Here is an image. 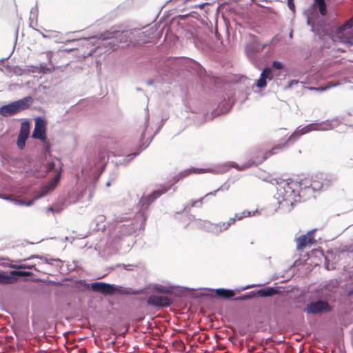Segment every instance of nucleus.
Returning a JSON list of instances; mask_svg holds the SVG:
<instances>
[{
    "mask_svg": "<svg viewBox=\"0 0 353 353\" xmlns=\"http://www.w3.org/2000/svg\"><path fill=\"white\" fill-rule=\"evenodd\" d=\"M224 223V228H225L226 230H228L229 228V227L230 226V225H229L228 222L226 221V222H223Z\"/></svg>",
    "mask_w": 353,
    "mask_h": 353,
    "instance_id": "bf43d9fd",
    "label": "nucleus"
},
{
    "mask_svg": "<svg viewBox=\"0 0 353 353\" xmlns=\"http://www.w3.org/2000/svg\"><path fill=\"white\" fill-rule=\"evenodd\" d=\"M306 23L319 39L333 33L332 19L327 10L326 0H314L313 4L304 12Z\"/></svg>",
    "mask_w": 353,
    "mask_h": 353,
    "instance_id": "20e7f679",
    "label": "nucleus"
},
{
    "mask_svg": "<svg viewBox=\"0 0 353 353\" xmlns=\"http://www.w3.org/2000/svg\"><path fill=\"white\" fill-rule=\"evenodd\" d=\"M45 260L47 261L48 263H50V264L52 263L51 261H60V259H50V261H47L46 259H45Z\"/></svg>",
    "mask_w": 353,
    "mask_h": 353,
    "instance_id": "680f3d73",
    "label": "nucleus"
},
{
    "mask_svg": "<svg viewBox=\"0 0 353 353\" xmlns=\"http://www.w3.org/2000/svg\"><path fill=\"white\" fill-rule=\"evenodd\" d=\"M8 267L12 269H17V270H23V269H28L31 270L34 268L33 265H27L23 263H19V264H13L10 263L8 265Z\"/></svg>",
    "mask_w": 353,
    "mask_h": 353,
    "instance_id": "7c9ffc66",
    "label": "nucleus"
},
{
    "mask_svg": "<svg viewBox=\"0 0 353 353\" xmlns=\"http://www.w3.org/2000/svg\"><path fill=\"white\" fill-rule=\"evenodd\" d=\"M56 170V163L54 161H50L47 164V170L48 172L53 171Z\"/></svg>",
    "mask_w": 353,
    "mask_h": 353,
    "instance_id": "c03bdc74",
    "label": "nucleus"
},
{
    "mask_svg": "<svg viewBox=\"0 0 353 353\" xmlns=\"http://www.w3.org/2000/svg\"><path fill=\"white\" fill-rule=\"evenodd\" d=\"M203 199H204V197H202V198H201V199H198L196 201H192L190 205H187L184 208V209L183 210V212L188 214L190 212V210H191L192 208H193V207H199V208L201 207Z\"/></svg>",
    "mask_w": 353,
    "mask_h": 353,
    "instance_id": "c85d7f7f",
    "label": "nucleus"
},
{
    "mask_svg": "<svg viewBox=\"0 0 353 353\" xmlns=\"http://www.w3.org/2000/svg\"><path fill=\"white\" fill-rule=\"evenodd\" d=\"M109 159V152L105 150H100L98 154L97 163H94V168L88 170L87 167L82 169V174L88 176H92V182L93 187L97 183L99 176L104 171L108 160Z\"/></svg>",
    "mask_w": 353,
    "mask_h": 353,
    "instance_id": "0eeeda50",
    "label": "nucleus"
},
{
    "mask_svg": "<svg viewBox=\"0 0 353 353\" xmlns=\"http://www.w3.org/2000/svg\"><path fill=\"white\" fill-rule=\"evenodd\" d=\"M277 145L276 146H274L271 151L267 152L266 154H265L263 155V160L261 161H259V163H261V162L264 160H265L268 157H270L271 155H272L273 154H275L276 152H274V150L276 149H278V148H285L284 145H280L279 147H276Z\"/></svg>",
    "mask_w": 353,
    "mask_h": 353,
    "instance_id": "e433bc0d",
    "label": "nucleus"
},
{
    "mask_svg": "<svg viewBox=\"0 0 353 353\" xmlns=\"http://www.w3.org/2000/svg\"><path fill=\"white\" fill-rule=\"evenodd\" d=\"M347 295L353 300V289L348 291Z\"/></svg>",
    "mask_w": 353,
    "mask_h": 353,
    "instance_id": "4d7b16f0",
    "label": "nucleus"
},
{
    "mask_svg": "<svg viewBox=\"0 0 353 353\" xmlns=\"http://www.w3.org/2000/svg\"><path fill=\"white\" fill-rule=\"evenodd\" d=\"M337 84H331L328 86H326V87H319V88H310V90H318V91H320V92H323V91H325L326 90L330 88H332V87H335L336 86Z\"/></svg>",
    "mask_w": 353,
    "mask_h": 353,
    "instance_id": "a19ab883",
    "label": "nucleus"
},
{
    "mask_svg": "<svg viewBox=\"0 0 353 353\" xmlns=\"http://www.w3.org/2000/svg\"><path fill=\"white\" fill-rule=\"evenodd\" d=\"M315 229L307 232V234L300 236L296 239V249L298 250H303L307 245L312 244L315 242L313 237V233Z\"/></svg>",
    "mask_w": 353,
    "mask_h": 353,
    "instance_id": "aec40b11",
    "label": "nucleus"
},
{
    "mask_svg": "<svg viewBox=\"0 0 353 353\" xmlns=\"http://www.w3.org/2000/svg\"><path fill=\"white\" fill-rule=\"evenodd\" d=\"M252 163H246L243 164L242 165H239L238 163L235 162H231L228 161L223 164L218 165L215 168H190L185 169L184 170H182L181 172H179L178 174L174 176L172 179L173 182L170 184L169 185H163L161 186L160 188L157 189V190H160L163 188L167 189V190L164 192H167L175 183H176L178 181H179L181 179L189 176L190 174L194 173V174H201V173H205V172H210L214 174H224L227 172L230 168H234L237 170L243 171L245 170L250 167H251Z\"/></svg>",
    "mask_w": 353,
    "mask_h": 353,
    "instance_id": "39448f33",
    "label": "nucleus"
},
{
    "mask_svg": "<svg viewBox=\"0 0 353 353\" xmlns=\"http://www.w3.org/2000/svg\"><path fill=\"white\" fill-rule=\"evenodd\" d=\"M216 296L226 300L232 299L234 296L233 290L225 288H217L214 290Z\"/></svg>",
    "mask_w": 353,
    "mask_h": 353,
    "instance_id": "a878e982",
    "label": "nucleus"
},
{
    "mask_svg": "<svg viewBox=\"0 0 353 353\" xmlns=\"http://www.w3.org/2000/svg\"><path fill=\"white\" fill-rule=\"evenodd\" d=\"M235 102L234 97H228V99L221 101L219 104V108L221 114L228 113L233 107Z\"/></svg>",
    "mask_w": 353,
    "mask_h": 353,
    "instance_id": "393cba45",
    "label": "nucleus"
},
{
    "mask_svg": "<svg viewBox=\"0 0 353 353\" xmlns=\"http://www.w3.org/2000/svg\"><path fill=\"white\" fill-rule=\"evenodd\" d=\"M262 285H263V284H261V283H259V284H250V285H247L241 287L240 288L236 289V290H238V291L245 290H248V289H250V288H252L258 287V286H262Z\"/></svg>",
    "mask_w": 353,
    "mask_h": 353,
    "instance_id": "ea45409f",
    "label": "nucleus"
},
{
    "mask_svg": "<svg viewBox=\"0 0 353 353\" xmlns=\"http://www.w3.org/2000/svg\"><path fill=\"white\" fill-rule=\"evenodd\" d=\"M46 121L42 117H38L35 119L34 128L32 133V137L45 141L46 137Z\"/></svg>",
    "mask_w": 353,
    "mask_h": 353,
    "instance_id": "dca6fc26",
    "label": "nucleus"
},
{
    "mask_svg": "<svg viewBox=\"0 0 353 353\" xmlns=\"http://www.w3.org/2000/svg\"><path fill=\"white\" fill-rule=\"evenodd\" d=\"M34 70L32 72H37L39 73H47L48 72H52L53 68H48V65L46 63H41L39 66H33Z\"/></svg>",
    "mask_w": 353,
    "mask_h": 353,
    "instance_id": "c756f323",
    "label": "nucleus"
},
{
    "mask_svg": "<svg viewBox=\"0 0 353 353\" xmlns=\"http://www.w3.org/2000/svg\"><path fill=\"white\" fill-rule=\"evenodd\" d=\"M257 296L256 291H250L246 292L241 296L234 298L233 300L236 301H245L254 299Z\"/></svg>",
    "mask_w": 353,
    "mask_h": 353,
    "instance_id": "bb28decb",
    "label": "nucleus"
},
{
    "mask_svg": "<svg viewBox=\"0 0 353 353\" xmlns=\"http://www.w3.org/2000/svg\"><path fill=\"white\" fill-rule=\"evenodd\" d=\"M123 266V268L127 271H134L139 268L138 264H119L118 266Z\"/></svg>",
    "mask_w": 353,
    "mask_h": 353,
    "instance_id": "f704fd0d",
    "label": "nucleus"
},
{
    "mask_svg": "<svg viewBox=\"0 0 353 353\" xmlns=\"http://www.w3.org/2000/svg\"><path fill=\"white\" fill-rule=\"evenodd\" d=\"M149 35L147 31H141L139 29L119 30L112 27L108 30L101 33L100 35L86 39L89 41L97 39V48H103L105 52H111L116 50L120 45L128 46L132 40V38L137 37V41L140 43L148 42L147 36Z\"/></svg>",
    "mask_w": 353,
    "mask_h": 353,
    "instance_id": "7ed1b4c3",
    "label": "nucleus"
},
{
    "mask_svg": "<svg viewBox=\"0 0 353 353\" xmlns=\"http://www.w3.org/2000/svg\"><path fill=\"white\" fill-rule=\"evenodd\" d=\"M110 184H111V182H110V181H108L105 183V185H106L107 187H109V186L110 185Z\"/></svg>",
    "mask_w": 353,
    "mask_h": 353,
    "instance_id": "774afa93",
    "label": "nucleus"
},
{
    "mask_svg": "<svg viewBox=\"0 0 353 353\" xmlns=\"http://www.w3.org/2000/svg\"><path fill=\"white\" fill-rule=\"evenodd\" d=\"M0 199H2L3 200H7V201H12L10 196L6 195L3 193H0Z\"/></svg>",
    "mask_w": 353,
    "mask_h": 353,
    "instance_id": "603ef678",
    "label": "nucleus"
},
{
    "mask_svg": "<svg viewBox=\"0 0 353 353\" xmlns=\"http://www.w3.org/2000/svg\"><path fill=\"white\" fill-rule=\"evenodd\" d=\"M114 287L112 289L113 294H118L121 295H137L143 293V290H136L132 288H123L121 285L112 284Z\"/></svg>",
    "mask_w": 353,
    "mask_h": 353,
    "instance_id": "4be33fe9",
    "label": "nucleus"
},
{
    "mask_svg": "<svg viewBox=\"0 0 353 353\" xmlns=\"http://www.w3.org/2000/svg\"><path fill=\"white\" fill-rule=\"evenodd\" d=\"M210 296V295L208 294H204L200 293V294L198 296Z\"/></svg>",
    "mask_w": 353,
    "mask_h": 353,
    "instance_id": "338daca9",
    "label": "nucleus"
},
{
    "mask_svg": "<svg viewBox=\"0 0 353 353\" xmlns=\"http://www.w3.org/2000/svg\"><path fill=\"white\" fill-rule=\"evenodd\" d=\"M10 55H11V54H10L9 56H8L7 57H5V58H2V59H0V63H1V62H3V61H5V60H6V59H9V57H10Z\"/></svg>",
    "mask_w": 353,
    "mask_h": 353,
    "instance_id": "0e129e2a",
    "label": "nucleus"
},
{
    "mask_svg": "<svg viewBox=\"0 0 353 353\" xmlns=\"http://www.w3.org/2000/svg\"><path fill=\"white\" fill-rule=\"evenodd\" d=\"M273 79V73L270 68H265L261 74L259 79L255 83L259 88H264L267 85V79L272 80Z\"/></svg>",
    "mask_w": 353,
    "mask_h": 353,
    "instance_id": "412c9836",
    "label": "nucleus"
},
{
    "mask_svg": "<svg viewBox=\"0 0 353 353\" xmlns=\"http://www.w3.org/2000/svg\"><path fill=\"white\" fill-rule=\"evenodd\" d=\"M347 27L351 29L353 27V18H350L345 21Z\"/></svg>",
    "mask_w": 353,
    "mask_h": 353,
    "instance_id": "3c124183",
    "label": "nucleus"
},
{
    "mask_svg": "<svg viewBox=\"0 0 353 353\" xmlns=\"http://www.w3.org/2000/svg\"><path fill=\"white\" fill-rule=\"evenodd\" d=\"M167 189L153 190L145 196H142L139 203V210L133 212H119L114 215L113 221L116 223H125L116 227L115 230L110 234L109 241L113 246L117 248L125 239L132 236L137 230L145 229L148 216V209L157 199L161 196Z\"/></svg>",
    "mask_w": 353,
    "mask_h": 353,
    "instance_id": "f03ea898",
    "label": "nucleus"
},
{
    "mask_svg": "<svg viewBox=\"0 0 353 353\" xmlns=\"http://www.w3.org/2000/svg\"><path fill=\"white\" fill-rule=\"evenodd\" d=\"M87 193H88V198L90 199L92 197V192H91V189L89 188V190H88L87 188H85V190H83L81 192V194L80 196L78 197V199L80 200L81 198L83 197L84 194H86Z\"/></svg>",
    "mask_w": 353,
    "mask_h": 353,
    "instance_id": "37998d69",
    "label": "nucleus"
},
{
    "mask_svg": "<svg viewBox=\"0 0 353 353\" xmlns=\"http://www.w3.org/2000/svg\"><path fill=\"white\" fill-rule=\"evenodd\" d=\"M174 63L181 68L193 69L198 74L201 75L205 72V68L197 61L189 58H174Z\"/></svg>",
    "mask_w": 353,
    "mask_h": 353,
    "instance_id": "2eb2a0df",
    "label": "nucleus"
},
{
    "mask_svg": "<svg viewBox=\"0 0 353 353\" xmlns=\"http://www.w3.org/2000/svg\"><path fill=\"white\" fill-rule=\"evenodd\" d=\"M153 291L157 293H172L173 290L161 284H154L152 287Z\"/></svg>",
    "mask_w": 353,
    "mask_h": 353,
    "instance_id": "cd10ccee",
    "label": "nucleus"
},
{
    "mask_svg": "<svg viewBox=\"0 0 353 353\" xmlns=\"http://www.w3.org/2000/svg\"><path fill=\"white\" fill-rule=\"evenodd\" d=\"M172 299L168 296L150 295L147 299L149 305L157 307H169L172 303Z\"/></svg>",
    "mask_w": 353,
    "mask_h": 353,
    "instance_id": "f3484780",
    "label": "nucleus"
},
{
    "mask_svg": "<svg viewBox=\"0 0 353 353\" xmlns=\"http://www.w3.org/2000/svg\"><path fill=\"white\" fill-rule=\"evenodd\" d=\"M38 17V8L37 6H35L34 7L32 8L30 10V20L32 21L33 20H37Z\"/></svg>",
    "mask_w": 353,
    "mask_h": 353,
    "instance_id": "c9c22d12",
    "label": "nucleus"
},
{
    "mask_svg": "<svg viewBox=\"0 0 353 353\" xmlns=\"http://www.w3.org/2000/svg\"><path fill=\"white\" fill-rule=\"evenodd\" d=\"M332 307L327 301L318 299L308 303L304 312L311 314H323L332 311Z\"/></svg>",
    "mask_w": 353,
    "mask_h": 353,
    "instance_id": "f8f14e48",
    "label": "nucleus"
},
{
    "mask_svg": "<svg viewBox=\"0 0 353 353\" xmlns=\"http://www.w3.org/2000/svg\"><path fill=\"white\" fill-rule=\"evenodd\" d=\"M32 273L29 271L14 269L10 272V274H5L0 271V284H11L18 280L19 277L31 276Z\"/></svg>",
    "mask_w": 353,
    "mask_h": 353,
    "instance_id": "4468645a",
    "label": "nucleus"
},
{
    "mask_svg": "<svg viewBox=\"0 0 353 353\" xmlns=\"http://www.w3.org/2000/svg\"><path fill=\"white\" fill-rule=\"evenodd\" d=\"M153 83H154V81H153L152 79H150V80H148V81H147V85H152V84H153Z\"/></svg>",
    "mask_w": 353,
    "mask_h": 353,
    "instance_id": "e2e57ef3",
    "label": "nucleus"
},
{
    "mask_svg": "<svg viewBox=\"0 0 353 353\" xmlns=\"http://www.w3.org/2000/svg\"><path fill=\"white\" fill-rule=\"evenodd\" d=\"M34 199L30 200V201H28L27 202L21 201V200H15V202L17 203H19V204L23 205H26V206H30V205H32L34 203Z\"/></svg>",
    "mask_w": 353,
    "mask_h": 353,
    "instance_id": "79ce46f5",
    "label": "nucleus"
},
{
    "mask_svg": "<svg viewBox=\"0 0 353 353\" xmlns=\"http://www.w3.org/2000/svg\"><path fill=\"white\" fill-rule=\"evenodd\" d=\"M269 44L270 43H268L261 44L257 39H254L245 48L246 55L254 65L258 66L261 62L262 58L261 53Z\"/></svg>",
    "mask_w": 353,
    "mask_h": 353,
    "instance_id": "9b49d317",
    "label": "nucleus"
},
{
    "mask_svg": "<svg viewBox=\"0 0 353 353\" xmlns=\"http://www.w3.org/2000/svg\"><path fill=\"white\" fill-rule=\"evenodd\" d=\"M251 214V212L248 210H244L242 212L236 213L234 215V218L236 220H241L244 217L250 216Z\"/></svg>",
    "mask_w": 353,
    "mask_h": 353,
    "instance_id": "72a5a7b5",
    "label": "nucleus"
},
{
    "mask_svg": "<svg viewBox=\"0 0 353 353\" xmlns=\"http://www.w3.org/2000/svg\"><path fill=\"white\" fill-rule=\"evenodd\" d=\"M32 258H39V259H43V256H39L38 255H32L28 259H30Z\"/></svg>",
    "mask_w": 353,
    "mask_h": 353,
    "instance_id": "052dcab7",
    "label": "nucleus"
},
{
    "mask_svg": "<svg viewBox=\"0 0 353 353\" xmlns=\"http://www.w3.org/2000/svg\"><path fill=\"white\" fill-rule=\"evenodd\" d=\"M320 179L322 181L310 179H304L299 181L292 179H271L270 183L276 185L274 198L277 200L279 208L283 212H288L293 209L294 203L297 201L296 197H303V200L314 197L313 194L316 191L327 189L332 181V179H323V176Z\"/></svg>",
    "mask_w": 353,
    "mask_h": 353,
    "instance_id": "f257e3e1",
    "label": "nucleus"
},
{
    "mask_svg": "<svg viewBox=\"0 0 353 353\" xmlns=\"http://www.w3.org/2000/svg\"><path fill=\"white\" fill-rule=\"evenodd\" d=\"M289 37H290V38H291V39L292 38V37H293V32H292V30H291V32H290V34H289Z\"/></svg>",
    "mask_w": 353,
    "mask_h": 353,
    "instance_id": "69168bd1",
    "label": "nucleus"
},
{
    "mask_svg": "<svg viewBox=\"0 0 353 353\" xmlns=\"http://www.w3.org/2000/svg\"><path fill=\"white\" fill-rule=\"evenodd\" d=\"M225 230H227L225 228H224V223L223 222H220L219 223L212 225V231L214 233H216L218 234H219L223 231H225Z\"/></svg>",
    "mask_w": 353,
    "mask_h": 353,
    "instance_id": "2f4dec72",
    "label": "nucleus"
},
{
    "mask_svg": "<svg viewBox=\"0 0 353 353\" xmlns=\"http://www.w3.org/2000/svg\"><path fill=\"white\" fill-rule=\"evenodd\" d=\"M32 102V97H25L19 100L1 106L0 114L6 117L15 115L19 112L28 108Z\"/></svg>",
    "mask_w": 353,
    "mask_h": 353,
    "instance_id": "6e6552de",
    "label": "nucleus"
},
{
    "mask_svg": "<svg viewBox=\"0 0 353 353\" xmlns=\"http://www.w3.org/2000/svg\"><path fill=\"white\" fill-rule=\"evenodd\" d=\"M218 192H219V190H218V189H216V190H214V191H212V192H208V193H207V194L204 196V198H205V197H207V196H210H210H215Z\"/></svg>",
    "mask_w": 353,
    "mask_h": 353,
    "instance_id": "6e6d98bb",
    "label": "nucleus"
},
{
    "mask_svg": "<svg viewBox=\"0 0 353 353\" xmlns=\"http://www.w3.org/2000/svg\"><path fill=\"white\" fill-rule=\"evenodd\" d=\"M235 221H236V219H235V218H234V217L230 218V219L228 221V222L229 225H231L232 224H233Z\"/></svg>",
    "mask_w": 353,
    "mask_h": 353,
    "instance_id": "13d9d810",
    "label": "nucleus"
},
{
    "mask_svg": "<svg viewBox=\"0 0 353 353\" xmlns=\"http://www.w3.org/2000/svg\"><path fill=\"white\" fill-rule=\"evenodd\" d=\"M256 291L257 296L263 298L270 297L273 295L279 294L280 293L279 288L273 286L261 288Z\"/></svg>",
    "mask_w": 353,
    "mask_h": 353,
    "instance_id": "b1692460",
    "label": "nucleus"
},
{
    "mask_svg": "<svg viewBox=\"0 0 353 353\" xmlns=\"http://www.w3.org/2000/svg\"><path fill=\"white\" fill-rule=\"evenodd\" d=\"M332 25L333 33L330 35H327V37H330L332 40H338L339 42L348 48L352 47L353 41L352 39V32H353V30L345 32L346 30H350V28L347 27L345 22L341 26L335 28L334 24V19H332ZM325 37H326V35H325Z\"/></svg>",
    "mask_w": 353,
    "mask_h": 353,
    "instance_id": "1a4fd4ad",
    "label": "nucleus"
},
{
    "mask_svg": "<svg viewBox=\"0 0 353 353\" xmlns=\"http://www.w3.org/2000/svg\"><path fill=\"white\" fill-rule=\"evenodd\" d=\"M61 178V174L57 173L53 176V178L51 179V181L42 188L41 194L37 196L35 199H38L39 198H41L46 195L49 192L52 191L55 188V187L57 185L58 183L59 182Z\"/></svg>",
    "mask_w": 353,
    "mask_h": 353,
    "instance_id": "5701e85b",
    "label": "nucleus"
},
{
    "mask_svg": "<svg viewBox=\"0 0 353 353\" xmlns=\"http://www.w3.org/2000/svg\"><path fill=\"white\" fill-rule=\"evenodd\" d=\"M79 283L85 289L100 292L104 295H113V292L112 290L114 287L111 283L99 281L86 283L84 280H80Z\"/></svg>",
    "mask_w": 353,
    "mask_h": 353,
    "instance_id": "ddd939ff",
    "label": "nucleus"
},
{
    "mask_svg": "<svg viewBox=\"0 0 353 353\" xmlns=\"http://www.w3.org/2000/svg\"><path fill=\"white\" fill-rule=\"evenodd\" d=\"M299 83V82L298 80H295V79L291 80L288 82L287 87H288V88H292L294 85H297Z\"/></svg>",
    "mask_w": 353,
    "mask_h": 353,
    "instance_id": "de8ad7c7",
    "label": "nucleus"
},
{
    "mask_svg": "<svg viewBox=\"0 0 353 353\" xmlns=\"http://www.w3.org/2000/svg\"><path fill=\"white\" fill-rule=\"evenodd\" d=\"M271 70H281L283 68V64L281 61H273L271 65V68H270Z\"/></svg>",
    "mask_w": 353,
    "mask_h": 353,
    "instance_id": "4c0bfd02",
    "label": "nucleus"
},
{
    "mask_svg": "<svg viewBox=\"0 0 353 353\" xmlns=\"http://www.w3.org/2000/svg\"><path fill=\"white\" fill-rule=\"evenodd\" d=\"M230 185L228 182H225L218 188V190L223 192L227 191L230 189Z\"/></svg>",
    "mask_w": 353,
    "mask_h": 353,
    "instance_id": "a18cd8bd",
    "label": "nucleus"
},
{
    "mask_svg": "<svg viewBox=\"0 0 353 353\" xmlns=\"http://www.w3.org/2000/svg\"><path fill=\"white\" fill-rule=\"evenodd\" d=\"M30 130V124L28 121H24L21 123L19 134L17 137V144L19 149L25 148L26 141L29 137Z\"/></svg>",
    "mask_w": 353,
    "mask_h": 353,
    "instance_id": "a211bd4d",
    "label": "nucleus"
},
{
    "mask_svg": "<svg viewBox=\"0 0 353 353\" xmlns=\"http://www.w3.org/2000/svg\"><path fill=\"white\" fill-rule=\"evenodd\" d=\"M332 25L333 33L330 35H327V37H330L332 40H338L339 42L348 48L352 47L353 41L352 39V32H353V30L345 32L346 30H350V28L347 27L345 22L341 26L335 28L334 24V19H332ZM325 37H326V35H325Z\"/></svg>",
    "mask_w": 353,
    "mask_h": 353,
    "instance_id": "9d476101",
    "label": "nucleus"
},
{
    "mask_svg": "<svg viewBox=\"0 0 353 353\" xmlns=\"http://www.w3.org/2000/svg\"><path fill=\"white\" fill-rule=\"evenodd\" d=\"M46 212H54V213H59L61 212V210L60 209H55V208H54L52 206H48L46 208Z\"/></svg>",
    "mask_w": 353,
    "mask_h": 353,
    "instance_id": "09e8293b",
    "label": "nucleus"
},
{
    "mask_svg": "<svg viewBox=\"0 0 353 353\" xmlns=\"http://www.w3.org/2000/svg\"><path fill=\"white\" fill-rule=\"evenodd\" d=\"M43 144H44V150L46 152H50V143L48 142V141H43Z\"/></svg>",
    "mask_w": 353,
    "mask_h": 353,
    "instance_id": "8fccbe9b",
    "label": "nucleus"
},
{
    "mask_svg": "<svg viewBox=\"0 0 353 353\" xmlns=\"http://www.w3.org/2000/svg\"><path fill=\"white\" fill-rule=\"evenodd\" d=\"M207 5H210V3L208 2H203L198 5L194 6V8H199L200 9H203L204 6Z\"/></svg>",
    "mask_w": 353,
    "mask_h": 353,
    "instance_id": "864d4df0",
    "label": "nucleus"
},
{
    "mask_svg": "<svg viewBox=\"0 0 353 353\" xmlns=\"http://www.w3.org/2000/svg\"><path fill=\"white\" fill-rule=\"evenodd\" d=\"M34 30H36L37 32H38L39 34H41L42 37L45 38V39L54 38L57 35V32L55 31H52V30H46V32H47V34H46V33L41 32L38 29L34 28Z\"/></svg>",
    "mask_w": 353,
    "mask_h": 353,
    "instance_id": "473e14b6",
    "label": "nucleus"
},
{
    "mask_svg": "<svg viewBox=\"0 0 353 353\" xmlns=\"http://www.w3.org/2000/svg\"><path fill=\"white\" fill-rule=\"evenodd\" d=\"M148 121H149V116L148 115L145 118V126H144V129L141 133V137H140V142H143V139L145 137V132H146V130L148 127Z\"/></svg>",
    "mask_w": 353,
    "mask_h": 353,
    "instance_id": "58836bf2",
    "label": "nucleus"
},
{
    "mask_svg": "<svg viewBox=\"0 0 353 353\" xmlns=\"http://www.w3.org/2000/svg\"><path fill=\"white\" fill-rule=\"evenodd\" d=\"M105 220V216L104 215H99V216H98L97 218V224L99 222H103Z\"/></svg>",
    "mask_w": 353,
    "mask_h": 353,
    "instance_id": "5fc2aeb1",
    "label": "nucleus"
},
{
    "mask_svg": "<svg viewBox=\"0 0 353 353\" xmlns=\"http://www.w3.org/2000/svg\"><path fill=\"white\" fill-rule=\"evenodd\" d=\"M288 6L292 12H295L296 8L294 0H288Z\"/></svg>",
    "mask_w": 353,
    "mask_h": 353,
    "instance_id": "49530a36",
    "label": "nucleus"
},
{
    "mask_svg": "<svg viewBox=\"0 0 353 353\" xmlns=\"http://www.w3.org/2000/svg\"><path fill=\"white\" fill-rule=\"evenodd\" d=\"M161 126H160L158 130L148 139V142L146 145L144 146H139L136 152H132L130 154H128L126 157L124 158L120 159L119 161H117V165H125L128 164L132 159H134L136 157H137L144 149H145L150 142L152 141L153 137L155 136L158 130L161 128Z\"/></svg>",
    "mask_w": 353,
    "mask_h": 353,
    "instance_id": "6ab92c4d",
    "label": "nucleus"
},
{
    "mask_svg": "<svg viewBox=\"0 0 353 353\" xmlns=\"http://www.w3.org/2000/svg\"><path fill=\"white\" fill-rule=\"evenodd\" d=\"M333 128L332 124L326 121H323L319 123H310L301 128H298L288 138V139L282 143H279L276 147L280 145H284L285 147L287 145L294 143L299 137L306 133H308L313 130H329Z\"/></svg>",
    "mask_w": 353,
    "mask_h": 353,
    "instance_id": "423d86ee",
    "label": "nucleus"
}]
</instances>
